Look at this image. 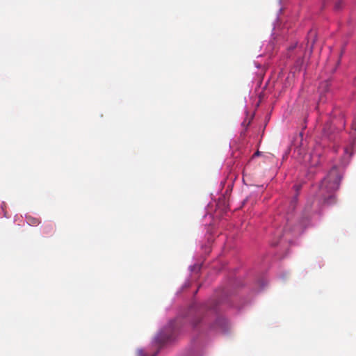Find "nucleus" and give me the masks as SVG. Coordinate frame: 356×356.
I'll use <instances>...</instances> for the list:
<instances>
[{"instance_id":"nucleus-17","label":"nucleus","mask_w":356,"mask_h":356,"mask_svg":"<svg viewBox=\"0 0 356 356\" xmlns=\"http://www.w3.org/2000/svg\"><path fill=\"white\" fill-rule=\"evenodd\" d=\"M287 274H288L287 273H285L284 275V274H280L278 275V277L280 279L284 280L287 276Z\"/></svg>"},{"instance_id":"nucleus-23","label":"nucleus","mask_w":356,"mask_h":356,"mask_svg":"<svg viewBox=\"0 0 356 356\" xmlns=\"http://www.w3.org/2000/svg\"><path fill=\"white\" fill-rule=\"evenodd\" d=\"M197 292H198V289H196V290L194 291V294H193V296H195L197 295Z\"/></svg>"},{"instance_id":"nucleus-15","label":"nucleus","mask_w":356,"mask_h":356,"mask_svg":"<svg viewBox=\"0 0 356 356\" xmlns=\"http://www.w3.org/2000/svg\"><path fill=\"white\" fill-rule=\"evenodd\" d=\"M261 98H262L261 92H259L258 94V97L254 98L253 104H254V106L255 107V108H257L259 106L261 102Z\"/></svg>"},{"instance_id":"nucleus-10","label":"nucleus","mask_w":356,"mask_h":356,"mask_svg":"<svg viewBox=\"0 0 356 356\" xmlns=\"http://www.w3.org/2000/svg\"><path fill=\"white\" fill-rule=\"evenodd\" d=\"M202 264H194L188 266V270L191 273L197 274L201 271Z\"/></svg>"},{"instance_id":"nucleus-20","label":"nucleus","mask_w":356,"mask_h":356,"mask_svg":"<svg viewBox=\"0 0 356 356\" xmlns=\"http://www.w3.org/2000/svg\"><path fill=\"white\" fill-rule=\"evenodd\" d=\"M261 81H259L257 83V87H256V88H257V87L260 88V87H261ZM256 89H257V88H255V90H256Z\"/></svg>"},{"instance_id":"nucleus-12","label":"nucleus","mask_w":356,"mask_h":356,"mask_svg":"<svg viewBox=\"0 0 356 356\" xmlns=\"http://www.w3.org/2000/svg\"><path fill=\"white\" fill-rule=\"evenodd\" d=\"M191 286V280L190 278H188L182 286L176 291L175 295L177 296L181 293L182 291L186 288H188Z\"/></svg>"},{"instance_id":"nucleus-4","label":"nucleus","mask_w":356,"mask_h":356,"mask_svg":"<svg viewBox=\"0 0 356 356\" xmlns=\"http://www.w3.org/2000/svg\"><path fill=\"white\" fill-rule=\"evenodd\" d=\"M303 135L302 131L300 132L296 136L292 143L298 154H304L303 161L307 163L309 166L307 176L308 179H310L312 178L314 173V168L321 163V158L320 154L316 152L309 154L305 153V142L304 141Z\"/></svg>"},{"instance_id":"nucleus-13","label":"nucleus","mask_w":356,"mask_h":356,"mask_svg":"<svg viewBox=\"0 0 356 356\" xmlns=\"http://www.w3.org/2000/svg\"><path fill=\"white\" fill-rule=\"evenodd\" d=\"M344 6L343 0H338L334 3V10L337 12H339L342 10Z\"/></svg>"},{"instance_id":"nucleus-22","label":"nucleus","mask_w":356,"mask_h":356,"mask_svg":"<svg viewBox=\"0 0 356 356\" xmlns=\"http://www.w3.org/2000/svg\"><path fill=\"white\" fill-rule=\"evenodd\" d=\"M327 0H324L323 2V7H325L327 4Z\"/></svg>"},{"instance_id":"nucleus-8","label":"nucleus","mask_w":356,"mask_h":356,"mask_svg":"<svg viewBox=\"0 0 356 356\" xmlns=\"http://www.w3.org/2000/svg\"><path fill=\"white\" fill-rule=\"evenodd\" d=\"M217 240L222 243H224V246H223V250H222V254H225V252L228 249H231V248H234V246L230 243L229 238H228L227 236H224L222 235V236L218 235Z\"/></svg>"},{"instance_id":"nucleus-19","label":"nucleus","mask_w":356,"mask_h":356,"mask_svg":"<svg viewBox=\"0 0 356 356\" xmlns=\"http://www.w3.org/2000/svg\"><path fill=\"white\" fill-rule=\"evenodd\" d=\"M346 44H344V46L343 47L342 49H341V54L340 56H341L342 54L344 53L345 51V47H346Z\"/></svg>"},{"instance_id":"nucleus-9","label":"nucleus","mask_w":356,"mask_h":356,"mask_svg":"<svg viewBox=\"0 0 356 356\" xmlns=\"http://www.w3.org/2000/svg\"><path fill=\"white\" fill-rule=\"evenodd\" d=\"M25 219L29 225L37 226L40 223V220L38 218L33 217L31 215H26Z\"/></svg>"},{"instance_id":"nucleus-2","label":"nucleus","mask_w":356,"mask_h":356,"mask_svg":"<svg viewBox=\"0 0 356 356\" xmlns=\"http://www.w3.org/2000/svg\"><path fill=\"white\" fill-rule=\"evenodd\" d=\"M332 111L327 113V120L322 129V140H327L333 143V149L340 140V131L346 124L345 115L339 108L330 105Z\"/></svg>"},{"instance_id":"nucleus-1","label":"nucleus","mask_w":356,"mask_h":356,"mask_svg":"<svg viewBox=\"0 0 356 356\" xmlns=\"http://www.w3.org/2000/svg\"><path fill=\"white\" fill-rule=\"evenodd\" d=\"M245 280H241L236 272H229L211 298L202 302L193 301L187 309L158 330L149 346L138 348L136 356H157L181 334L188 332L191 335L190 344L178 356H204L210 333L229 335L232 332V323L222 314L224 309L235 307L240 311L250 302L243 297L248 282L251 283L252 291L261 292V272H247Z\"/></svg>"},{"instance_id":"nucleus-6","label":"nucleus","mask_w":356,"mask_h":356,"mask_svg":"<svg viewBox=\"0 0 356 356\" xmlns=\"http://www.w3.org/2000/svg\"><path fill=\"white\" fill-rule=\"evenodd\" d=\"M55 224L51 222H47L43 224L42 226V234L44 236H51L54 234L55 232Z\"/></svg>"},{"instance_id":"nucleus-18","label":"nucleus","mask_w":356,"mask_h":356,"mask_svg":"<svg viewBox=\"0 0 356 356\" xmlns=\"http://www.w3.org/2000/svg\"><path fill=\"white\" fill-rule=\"evenodd\" d=\"M261 154V152L259 151H257L252 156V159H254V157L256 156H259Z\"/></svg>"},{"instance_id":"nucleus-14","label":"nucleus","mask_w":356,"mask_h":356,"mask_svg":"<svg viewBox=\"0 0 356 356\" xmlns=\"http://www.w3.org/2000/svg\"><path fill=\"white\" fill-rule=\"evenodd\" d=\"M316 31L310 29L307 33L305 40H316Z\"/></svg>"},{"instance_id":"nucleus-11","label":"nucleus","mask_w":356,"mask_h":356,"mask_svg":"<svg viewBox=\"0 0 356 356\" xmlns=\"http://www.w3.org/2000/svg\"><path fill=\"white\" fill-rule=\"evenodd\" d=\"M6 206H7V204L5 202H2L0 204V217L3 216L6 218H9L10 217V216H9L6 211Z\"/></svg>"},{"instance_id":"nucleus-3","label":"nucleus","mask_w":356,"mask_h":356,"mask_svg":"<svg viewBox=\"0 0 356 356\" xmlns=\"http://www.w3.org/2000/svg\"><path fill=\"white\" fill-rule=\"evenodd\" d=\"M213 207V204L211 202H209L207 207L208 211L204 216V219L207 218V216H209L211 219L209 223L204 224L206 227L205 238L207 242L201 245V248L203 250L204 252L207 254H209L211 251V245L216 241V237L218 234V231L215 227L214 220L216 217H218V210H220V212L225 213L229 209L228 205L226 204L225 200L222 204L220 202L215 203L216 211L215 213L213 214L211 213V210L212 209Z\"/></svg>"},{"instance_id":"nucleus-5","label":"nucleus","mask_w":356,"mask_h":356,"mask_svg":"<svg viewBox=\"0 0 356 356\" xmlns=\"http://www.w3.org/2000/svg\"><path fill=\"white\" fill-rule=\"evenodd\" d=\"M318 92L319 100L316 106V109L318 112H321L322 105L332 96L331 92V81L327 79L321 81L318 86Z\"/></svg>"},{"instance_id":"nucleus-7","label":"nucleus","mask_w":356,"mask_h":356,"mask_svg":"<svg viewBox=\"0 0 356 356\" xmlns=\"http://www.w3.org/2000/svg\"><path fill=\"white\" fill-rule=\"evenodd\" d=\"M221 257H222V254H220L218 256L216 261H215L216 263V265H213V267L217 271H220V270H230V268L229 267L227 261L222 259Z\"/></svg>"},{"instance_id":"nucleus-16","label":"nucleus","mask_w":356,"mask_h":356,"mask_svg":"<svg viewBox=\"0 0 356 356\" xmlns=\"http://www.w3.org/2000/svg\"><path fill=\"white\" fill-rule=\"evenodd\" d=\"M254 65L255 67H257L258 69L261 68L262 66V65L261 63H259V61H257V60L254 61Z\"/></svg>"},{"instance_id":"nucleus-21","label":"nucleus","mask_w":356,"mask_h":356,"mask_svg":"<svg viewBox=\"0 0 356 356\" xmlns=\"http://www.w3.org/2000/svg\"><path fill=\"white\" fill-rule=\"evenodd\" d=\"M250 123V120H249L248 122H246V120H244L242 122V125H245V124H247V125H248Z\"/></svg>"}]
</instances>
